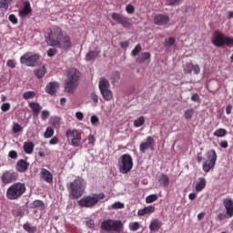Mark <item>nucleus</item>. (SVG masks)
Wrapping results in <instances>:
<instances>
[{
  "label": "nucleus",
  "mask_w": 233,
  "mask_h": 233,
  "mask_svg": "<svg viewBox=\"0 0 233 233\" xmlns=\"http://www.w3.org/2000/svg\"><path fill=\"white\" fill-rule=\"evenodd\" d=\"M112 83H117L121 79V74L119 72H114L111 76Z\"/></svg>",
  "instance_id": "obj_44"
},
{
  "label": "nucleus",
  "mask_w": 233,
  "mask_h": 233,
  "mask_svg": "<svg viewBox=\"0 0 233 233\" xmlns=\"http://www.w3.org/2000/svg\"><path fill=\"white\" fill-rule=\"evenodd\" d=\"M56 48H63V50L72 48V38L70 35H63L62 38H60V46H56Z\"/></svg>",
  "instance_id": "obj_17"
},
{
  "label": "nucleus",
  "mask_w": 233,
  "mask_h": 233,
  "mask_svg": "<svg viewBox=\"0 0 233 233\" xmlns=\"http://www.w3.org/2000/svg\"><path fill=\"white\" fill-rule=\"evenodd\" d=\"M70 199H79L83 198L86 186L83 178H75L72 182L66 184Z\"/></svg>",
  "instance_id": "obj_2"
},
{
  "label": "nucleus",
  "mask_w": 233,
  "mask_h": 233,
  "mask_svg": "<svg viewBox=\"0 0 233 233\" xmlns=\"http://www.w3.org/2000/svg\"><path fill=\"white\" fill-rule=\"evenodd\" d=\"M81 83V71L76 67L68 68L66 72L64 81V92L66 94H75Z\"/></svg>",
  "instance_id": "obj_1"
},
{
  "label": "nucleus",
  "mask_w": 233,
  "mask_h": 233,
  "mask_svg": "<svg viewBox=\"0 0 233 233\" xmlns=\"http://www.w3.org/2000/svg\"><path fill=\"white\" fill-rule=\"evenodd\" d=\"M23 228H24V230H25V232H28V233L37 232V227H35V226L31 227L30 223H28V222H26L23 225Z\"/></svg>",
  "instance_id": "obj_35"
},
{
  "label": "nucleus",
  "mask_w": 233,
  "mask_h": 233,
  "mask_svg": "<svg viewBox=\"0 0 233 233\" xmlns=\"http://www.w3.org/2000/svg\"><path fill=\"white\" fill-rule=\"evenodd\" d=\"M32 14V6L30 5V1H25L24 2V7L22 10H19L18 15L20 17H28Z\"/></svg>",
  "instance_id": "obj_18"
},
{
  "label": "nucleus",
  "mask_w": 233,
  "mask_h": 233,
  "mask_svg": "<svg viewBox=\"0 0 233 233\" xmlns=\"http://www.w3.org/2000/svg\"><path fill=\"white\" fill-rule=\"evenodd\" d=\"M213 136H215V137H225V136H227V129L218 128L214 132Z\"/></svg>",
  "instance_id": "obj_37"
},
{
  "label": "nucleus",
  "mask_w": 233,
  "mask_h": 233,
  "mask_svg": "<svg viewBox=\"0 0 233 233\" xmlns=\"http://www.w3.org/2000/svg\"><path fill=\"white\" fill-rule=\"evenodd\" d=\"M129 229L132 232H136V231L139 230V222H134L132 224H129Z\"/></svg>",
  "instance_id": "obj_47"
},
{
  "label": "nucleus",
  "mask_w": 233,
  "mask_h": 233,
  "mask_svg": "<svg viewBox=\"0 0 233 233\" xmlns=\"http://www.w3.org/2000/svg\"><path fill=\"white\" fill-rule=\"evenodd\" d=\"M100 199H105V193L86 196L78 200V206L85 208H92V207H96L99 203Z\"/></svg>",
  "instance_id": "obj_6"
},
{
  "label": "nucleus",
  "mask_w": 233,
  "mask_h": 233,
  "mask_svg": "<svg viewBox=\"0 0 233 233\" xmlns=\"http://www.w3.org/2000/svg\"><path fill=\"white\" fill-rule=\"evenodd\" d=\"M154 201H157V195L156 194L149 195L146 198V203L147 204L154 203Z\"/></svg>",
  "instance_id": "obj_43"
},
{
  "label": "nucleus",
  "mask_w": 233,
  "mask_h": 233,
  "mask_svg": "<svg viewBox=\"0 0 233 233\" xmlns=\"http://www.w3.org/2000/svg\"><path fill=\"white\" fill-rule=\"evenodd\" d=\"M32 207H33V208H41L42 210H44L45 202H43V200H35L32 203Z\"/></svg>",
  "instance_id": "obj_39"
},
{
  "label": "nucleus",
  "mask_w": 233,
  "mask_h": 233,
  "mask_svg": "<svg viewBox=\"0 0 233 233\" xmlns=\"http://www.w3.org/2000/svg\"><path fill=\"white\" fill-rule=\"evenodd\" d=\"M87 139H88L89 145H92V146L96 145V137H94V135H89Z\"/></svg>",
  "instance_id": "obj_59"
},
{
  "label": "nucleus",
  "mask_w": 233,
  "mask_h": 233,
  "mask_svg": "<svg viewBox=\"0 0 233 233\" xmlns=\"http://www.w3.org/2000/svg\"><path fill=\"white\" fill-rule=\"evenodd\" d=\"M1 181L4 185H8L10 183H14V181H17V173L10 170L3 173L1 177Z\"/></svg>",
  "instance_id": "obj_13"
},
{
  "label": "nucleus",
  "mask_w": 233,
  "mask_h": 233,
  "mask_svg": "<svg viewBox=\"0 0 233 233\" xmlns=\"http://www.w3.org/2000/svg\"><path fill=\"white\" fill-rule=\"evenodd\" d=\"M50 123L53 127H57L59 125V117L51 118Z\"/></svg>",
  "instance_id": "obj_57"
},
{
  "label": "nucleus",
  "mask_w": 233,
  "mask_h": 233,
  "mask_svg": "<svg viewBox=\"0 0 233 233\" xmlns=\"http://www.w3.org/2000/svg\"><path fill=\"white\" fill-rule=\"evenodd\" d=\"M191 101L194 103H201V97H199V95L198 94H193L191 96Z\"/></svg>",
  "instance_id": "obj_54"
},
{
  "label": "nucleus",
  "mask_w": 233,
  "mask_h": 233,
  "mask_svg": "<svg viewBox=\"0 0 233 233\" xmlns=\"http://www.w3.org/2000/svg\"><path fill=\"white\" fill-rule=\"evenodd\" d=\"M42 121H46L48 117H50V112L44 110L41 113Z\"/></svg>",
  "instance_id": "obj_53"
},
{
  "label": "nucleus",
  "mask_w": 233,
  "mask_h": 233,
  "mask_svg": "<svg viewBox=\"0 0 233 233\" xmlns=\"http://www.w3.org/2000/svg\"><path fill=\"white\" fill-rule=\"evenodd\" d=\"M134 168V160L132 156L124 154L118 160V170L121 174H128Z\"/></svg>",
  "instance_id": "obj_7"
},
{
  "label": "nucleus",
  "mask_w": 233,
  "mask_h": 233,
  "mask_svg": "<svg viewBox=\"0 0 233 233\" xmlns=\"http://www.w3.org/2000/svg\"><path fill=\"white\" fill-rule=\"evenodd\" d=\"M112 208L114 210H118L119 208H125V204L119 202V201H116L115 202L113 205H112Z\"/></svg>",
  "instance_id": "obj_48"
},
{
  "label": "nucleus",
  "mask_w": 233,
  "mask_h": 233,
  "mask_svg": "<svg viewBox=\"0 0 233 233\" xmlns=\"http://www.w3.org/2000/svg\"><path fill=\"white\" fill-rule=\"evenodd\" d=\"M34 74L37 79H43V77H45V74H46V68H45V66L37 68L34 71Z\"/></svg>",
  "instance_id": "obj_32"
},
{
  "label": "nucleus",
  "mask_w": 233,
  "mask_h": 233,
  "mask_svg": "<svg viewBox=\"0 0 233 233\" xmlns=\"http://www.w3.org/2000/svg\"><path fill=\"white\" fill-rule=\"evenodd\" d=\"M12 5V0H0V10H8V6Z\"/></svg>",
  "instance_id": "obj_36"
},
{
  "label": "nucleus",
  "mask_w": 233,
  "mask_h": 233,
  "mask_svg": "<svg viewBox=\"0 0 233 233\" xmlns=\"http://www.w3.org/2000/svg\"><path fill=\"white\" fill-rule=\"evenodd\" d=\"M35 145H34V142H25L23 146L24 152L25 154H32L34 152Z\"/></svg>",
  "instance_id": "obj_28"
},
{
  "label": "nucleus",
  "mask_w": 233,
  "mask_h": 233,
  "mask_svg": "<svg viewBox=\"0 0 233 233\" xmlns=\"http://www.w3.org/2000/svg\"><path fill=\"white\" fill-rule=\"evenodd\" d=\"M100 94L102 95L103 99L105 101H110L113 97L112 90L110 89H105L104 91H100Z\"/></svg>",
  "instance_id": "obj_33"
},
{
  "label": "nucleus",
  "mask_w": 233,
  "mask_h": 233,
  "mask_svg": "<svg viewBox=\"0 0 233 233\" xmlns=\"http://www.w3.org/2000/svg\"><path fill=\"white\" fill-rule=\"evenodd\" d=\"M26 192V186L24 183L16 182L12 184L6 190V198L10 201H17Z\"/></svg>",
  "instance_id": "obj_4"
},
{
  "label": "nucleus",
  "mask_w": 233,
  "mask_h": 233,
  "mask_svg": "<svg viewBox=\"0 0 233 233\" xmlns=\"http://www.w3.org/2000/svg\"><path fill=\"white\" fill-rule=\"evenodd\" d=\"M28 106H29V108H31V110L33 112L34 117H37L39 116V112H41V110H43V107L41 106V105L36 102H29Z\"/></svg>",
  "instance_id": "obj_23"
},
{
  "label": "nucleus",
  "mask_w": 233,
  "mask_h": 233,
  "mask_svg": "<svg viewBox=\"0 0 233 233\" xmlns=\"http://www.w3.org/2000/svg\"><path fill=\"white\" fill-rule=\"evenodd\" d=\"M161 227H163V223L159 219L155 218L151 221L149 225V230L151 232H157V230H159Z\"/></svg>",
  "instance_id": "obj_25"
},
{
  "label": "nucleus",
  "mask_w": 233,
  "mask_h": 233,
  "mask_svg": "<svg viewBox=\"0 0 233 233\" xmlns=\"http://www.w3.org/2000/svg\"><path fill=\"white\" fill-rule=\"evenodd\" d=\"M154 147H156V140L152 137H147L146 142L140 144L139 150L145 154L148 149L154 150Z\"/></svg>",
  "instance_id": "obj_14"
},
{
  "label": "nucleus",
  "mask_w": 233,
  "mask_h": 233,
  "mask_svg": "<svg viewBox=\"0 0 233 233\" xmlns=\"http://www.w3.org/2000/svg\"><path fill=\"white\" fill-rule=\"evenodd\" d=\"M46 41L49 46H61V39L65 34L58 25L51 26L46 32Z\"/></svg>",
  "instance_id": "obj_3"
},
{
  "label": "nucleus",
  "mask_w": 233,
  "mask_h": 233,
  "mask_svg": "<svg viewBox=\"0 0 233 233\" xmlns=\"http://www.w3.org/2000/svg\"><path fill=\"white\" fill-rule=\"evenodd\" d=\"M143 125H145V116H139L134 120L135 128H139V127H143Z\"/></svg>",
  "instance_id": "obj_38"
},
{
  "label": "nucleus",
  "mask_w": 233,
  "mask_h": 233,
  "mask_svg": "<svg viewBox=\"0 0 233 233\" xmlns=\"http://www.w3.org/2000/svg\"><path fill=\"white\" fill-rule=\"evenodd\" d=\"M207 187V179L205 177H199L196 182L195 190L196 192H203L204 188Z\"/></svg>",
  "instance_id": "obj_24"
},
{
  "label": "nucleus",
  "mask_w": 233,
  "mask_h": 233,
  "mask_svg": "<svg viewBox=\"0 0 233 233\" xmlns=\"http://www.w3.org/2000/svg\"><path fill=\"white\" fill-rule=\"evenodd\" d=\"M76 119H78V121H83L85 115H83L82 112H76Z\"/></svg>",
  "instance_id": "obj_64"
},
{
  "label": "nucleus",
  "mask_w": 233,
  "mask_h": 233,
  "mask_svg": "<svg viewBox=\"0 0 233 233\" xmlns=\"http://www.w3.org/2000/svg\"><path fill=\"white\" fill-rule=\"evenodd\" d=\"M59 144V137H54L50 141L49 145H57Z\"/></svg>",
  "instance_id": "obj_62"
},
{
  "label": "nucleus",
  "mask_w": 233,
  "mask_h": 233,
  "mask_svg": "<svg viewBox=\"0 0 233 233\" xmlns=\"http://www.w3.org/2000/svg\"><path fill=\"white\" fill-rule=\"evenodd\" d=\"M40 177L41 179H44L46 183H54V175H52L46 168L41 169Z\"/></svg>",
  "instance_id": "obj_21"
},
{
  "label": "nucleus",
  "mask_w": 233,
  "mask_h": 233,
  "mask_svg": "<svg viewBox=\"0 0 233 233\" xmlns=\"http://www.w3.org/2000/svg\"><path fill=\"white\" fill-rule=\"evenodd\" d=\"M154 23L157 26H167V25L170 23V16L164 14H158L154 16Z\"/></svg>",
  "instance_id": "obj_15"
},
{
  "label": "nucleus",
  "mask_w": 233,
  "mask_h": 233,
  "mask_svg": "<svg viewBox=\"0 0 233 233\" xmlns=\"http://www.w3.org/2000/svg\"><path fill=\"white\" fill-rule=\"evenodd\" d=\"M23 97H24V99H25V100L34 99V97H35V92H34V91H27V92H25V93L23 94Z\"/></svg>",
  "instance_id": "obj_42"
},
{
  "label": "nucleus",
  "mask_w": 233,
  "mask_h": 233,
  "mask_svg": "<svg viewBox=\"0 0 233 233\" xmlns=\"http://www.w3.org/2000/svg\"><path fill=\"white\" fill-rule=\"evenodd\" d=\"M111 17L113 19V21H116V23H117L118 25H121V26H124V28H128V26H130V19H128V17L118 14V13H113L111 15Z\"/></svg>",
  "instance_id": "obj_11"
},
{
  "label": "nucleus",
  "mask_w": 233,
  "mask_h": 233,
  "mask_svg": "<svg viewBox=\"0 0 233 233\" xmlns=\"http://www.w3.org/2000/svg\"><path fill=\"white\" fill-rule=\"evenodd\" d=\"M69 145L77 148L81 145V134L76 129H67L66 132Z\"/></svg>",
  "instance_id": "obj_10"
},
{
  "label": "nucleus",
  "mask_w": 233,
  "mask_h": 233,
  "mask_svg": "<svg viewBox=\"0 0 233 233\" xmlns=\"http://www.w3.org/2000/svg\"><path fill=\"white\" fill-rule=\"evenodd\" d=\"M58 88L59 84L57 82H50L46 86V92L50 96H56V94H57Z\"/></svg>",
  "instance_id": "obj_20"
},
{
  "label": "nucleus",
  "mask_w": 233,
  "mask_h": 233,
  "mask_svg": "<svg viewBox=\"0 0 233 233\" xmlns=\"http://www.w3.org/2000/svg\"><path fill=\"white\" fill-rule=\"evenodd\" d=\"M196 114V110L194 108H188L184 112V117L187 121H190L194 117Z\"/></svg>",
  "instance_id": "obj_34"
},
{
  "label": "nucleus",
  "mask_w": 233,
  "mask_h": 233,
  "mask_svg": "<svg viewBox=\"0 0 233 233\" xmlns=\"http://www.w3.org/2000/svg\"><path fill=\"white\" fill-rule=\"evenodd\" d=\"M98 88L100 92L110 89V82H108L107 79L105 77L100 78L98 83Z\"/></svg>",
  "instance_id": "obj_27"
},
{
  "label": "nucleus",
  "mask_w": 233,
  "mask_h": 233,
  "mask_svg": "<svg viewBox=\"0 0 233 233\" xmlns=\"http://www.w3.org/2000/svg\"><path fill=\"white\" fill-rule=\"evenodd\" d=\"M100 228L104 232H107V233H112V232L121 233L123 232L124 226L121 220L108 218L104 220L101 223Z\"/></svg>",
  "instance_id": "obj_5"
},
{
  "label": "nucleus",
  "mask_w": 233,
  "mask_h": 233,
  "mask_svg": "<svg viewBox=\"0 0 233 233\" xmlns=\"http://www.w3.org/2000/svg\"><path fill=\"white\" fill-rule=\"evenodd\" d=\"M126 12L127 14H134L136 12V7H134L131 4L126 6Z\"/></svg>",
  "instance_id": "obj_52"
},
{
  "label": "nucleus",
  "mask_w": 233,
  "mask_h": 233,
  "mask_svg": "<svg viewBox=\"0 0 233 233\" xmlns=\"http://www.w3.org/2000/svg\"><path fill=\"white\" fill-rule=\"evenodd\" d=\"M156 208L154 206H148L137 211V216H147V214H154Z\"/></svg>",
  "instance_id": "obj_26"
},
{
  "label": "nucleus",
  "mask_w": 233,
  "mask_h": 233,
  "mask_svg": "<svg viewBox=\"0 0 233 233\" xmlns=\"http://www.w3.org/2000/svg\"><path fill=\"white\" fill-rule=\"evenodd\" d=\"M158 183H160L161 187H168L170 185V179L166 174H161L158 177Z\"/></svg>",
  "instance_id": "obj_29"
},
{
  "label": "nucleus",
  "mask_w": 233,
  "mask_h": 233,
  "mask_svg": "<svg viewBox=\"0 0 233 233\" xmlns=\"http://www.w3.org/2000/svg\"><path fill=\"white\" fill-rule=\"evenodd\" d=\"M176 43V38L169 37L168 40H166L165 46H172Z\"/></svg>",
  "instance_id": "obj_51"
},
{
  "label": "nucleus",
  "mask_w": 233,
  "mask_h": 233,
  "mask_svg": "<svg viewBox=\"0 0 233 233\" xmlns=\"http://www.w3.org/2000/svg\"><path fill=\"white\" fill-rule=\"evenodd\" d=\"M183 0H167V6H176V5H179Z\"/></svg>",
  "instance_id": "obj_45"
},
{
  "label": "nucleus",
  "mask_w": 233,
  "mask_h": 233,
  "mask_svg": "<svg viewBox=\"0 0 233 233\" xmlns=\"http://www.w3.org/2000/svg\"><path fill=\"white\" fill-rule=\"evenodd\" d=\"M217 218H218V221H225V219H230L231 218H228V214L227 212H226V214L225 213H219Z\"/></svg>",
  "instance_id": "obj_49"
},
{
  "label": "nucleus",
  "mask_w": 233,
  "mask_h": 233,
  "mask_svg": "<svg viewBox=\"0 0 233 233\" xmlns=\"http://www.w3.org/2000/svg\"><path fill=\"white\" fill-rule=\"evenodd\" d=\"M223 205L226 209V212L228 218H233V199L232 198H224Z\"/></svg>",
  "instance_id": "obj_19"
},
{
  "label": "nucleus",
  "mask_w": 233,
  "mask_h": 233,
  "mask_svg": "<svg viewBox=\"0 0 233 233\" xmlns=\"http://www.w3.org/2000/svg\"><path fill=\"white\" fill-rule=\"evenodd\" d=\"M39 59H41V56H39V54L26 52L20 57V63L25 66H37Z\"/></svg>",
  "instance_id": "obj_9"
},
{
  "label": "nucleus",
  "mask_w": 233,
  "mask_h": 233,
  "mask_svg": "<svg viewBox=\"0 0 233 233\" xmlns=\"http://www.w3.org/2000/svg\"><path fill=\"white\" fill-rule=\"evenodd\" d=\"M1 110L2 112H8V110H10V103H4L1 106Z\"/></svg>",
  "instance_id": "obj_56"
},
{
  "label": "nucleus",
  "mask_w": 233,
  "mask_h": 233,
  "mask_svg": "<svg viewBox=\"0 0 233 233\" xmlns=\"http://www.w3.org/2000/svg\"><path fill=\"white\" fill-rule=\"evenodd\" d=\"M225 38L226 35L220 31H215L211 43L214 45V46L221 48V46H225Z\"/></svg>",
  "instance_id": "obj_12"
},
{
  "label": "nucleus",
  "mask_w": 233,
  "mask_h": 233,
  "mask_svg": "<svg viewBox=\"0 0 233 233\" xmlns=\"http://www.w3.org/2000/svg\"><path fill=\"white\" fill-rule=\"evenodd\" d=\"M207 160L203 162L202 168L208 174L210 170H213L214 167H216V161H218V153H216L215 149H211L206 153Z\"/></svg>",
  "instance_id": "obj_8"
},
{
  "label": "nucleus",
  "mask_w": 233,
  "mask_h": 233,
  "mask_svg": "<svg viewBox=\"0 0 233 233\" xmlns=\"http://www.w3.org/2000/svg\"><path fill=\"white\" fill-rule=\"evenodd\" d=\"M53 136L54 128L52 127H48L44 133V137H46V139H49V137H52Z\"/></svg>",
  "instance_id": "obj_40"
},
{
  "label": "nucleus",
  "mask_w": 233,
  "mask_h": 233,
  "mask_svg": "<svg viewBox=\"0 0 233 233\" xmlns=\"http://www.w3.org/2000/svg\"><path fill=\"white\" fill-rule=\"evenodd\" d=\"M8 20L13 25H17V23H18V20H17V17L15 16V15H10L9 17H8Z\"/></svg>",
  "instance_id": "obj_55"
},
{
  "label": "nucleus",
  "mask_w": 233,
  "mask_h": 233,
  "mask_svg": "<svg viewBox=\"0 0 233 233\" xmlns=\"http://www.w3.org/2000/svg\"><path fill=\"white\" fill-rule=\"evenodd\" d=\"M99 54H101V51H88L86 56V61H93V59L98 57Z\"/></svg>",
  "instance_id": "obj_31"
},
{
  "label": "nucleus",
  "mask_w": 233,
  "mask_h": 233,
  "mask_svg": "<svg viewBox=\"0 0 233 233\" xmlns=\"http://www.w3.org/2000/svg\"><path fill=\"white\" fill-rule=\"evenodd\" d=\"M8 156L11 159H17V151L12 150L8 153Z\"/></svg>",
  "instance_id": "obj_58"
},
{
  "label": "nucleus",
  "mask_w": 233,
  "mask_h": 233,
  "mask_svg": "<svg viewBox=\"0 0 233 233\" xmlns=\"http://www.w3.org/2000/svg\"><path fill=\"white\" fill-rule=\"evenodd\" d=\"M141 50H143V48L141 47V44H137L135 48L132 50L131 52V56L133 57H136V56H139Z\"/></svg>",
  "instance_id": "obj_41"
},
{
  "label": "nucleus",
  "mask_w": 233,
  "mask_h": 233,
  "mask_svg": "<svg viewBox=\"0 0 233 233\" xmlns=\"http://www.w3.org/2000/svg\"><path fill=\"white\" fill-rule=\"evenodd\" d=\"M224 45H226L227 46H233V38L226 36L225 40H224Z\"/></svg>",
  "instance_id": "obj_50"
},
{
  "label": "nucleus",
  "mask_w": 233,
  "mask_h": 233,
  "mask_svg": "<svg viewBox=\"0 0 233 233\" xmlns=\"http://www.w3.org/2000/svg\"><path fill=\"white\" fill-rule=\"evenodd\" d=\"M28 167H30V163H28L25 159H20L16 163V170L17 172L25 173L28 170Z\"/></svg>",
  "instance_id": "obj_22"
},
{
  "label": "nucleus",
  "mask_w": 233,
  "mask_h": 233,
  "mask_svg": "<svg viewBox=\"0 0 233 233\" xmlns=\"http://www.w3.org/2000/svg\"><path fill=\"white\" fill-rule=\"evenodd\" d=\"M55 54H57V49L50 48V49L47 51V56H48V57H54V55H55Z\"/></svg>",
  "instance_id": "obj_60"
},
{
  "label": "nucleus",
  "mask_w": 233,
  "mask_h": 233,
  "mask_svg": "<svg viewBox=\"0 0 233 233\" xmlns=\"http://www.w3.org/2000/svg\"><path fill=\"white\" fill-rule=\"evenodd\" d=\"M91 123L93 125H97V123H99V117H97V116H91Z\"/></svg>",
  "instance_id": "obj_63"
},
{
  "label": "nucleus",
  "mask_w": 233,
  "mask_h": 233,
  "mask_svg": "<svg viewBox=\"0 0 233 233\" xmlns=\"http://www.w3.org/2000/svg\"><path fill=\"white\" fill-rule=\"evenodd\" d=\"M183 71L185 72V74H192V72H194V74L198 76V74H200L201 68L198 65H194L193 63H186L183 66Z\"/></svg>",
  "instance_id": "obj_16"
},
{
  "label": "nucleus",
  "mask_w": 233,
  "mask_h": 233,
  "mask_svg": "<svg viewBox=\"0 0 233 233\" xmlns=\"http://www.w3.org/2000/svg\"><path fill=\"white\" fill-rule=\"evenodd\" d=\"M18 132H23V127L18 123L13 125V134H18Z\"/></svg>",
  "instance_id": "obj_46"
},
{
  "label": "nucleus",
  "mask_w": 233,
  "mask_h": 233,
  "mask_svg": "<svg viewBox=\"0 0 233 233\" xmlns=\"http://www.w3.org/2000/svg\"><path fill=\"white\" fill-rule=\"evenodd\" d=\"M150 57H152V55H150V53L146 52V53H142L136 60L137 63H140L143 64L146 61H148V59H150Z\"/></svg>",
  "instance_id": "obj_30"
},
{
  "label": "nucleus",
  "mask_w": 233,
  "mask_h": 233,
  "mask_svg": "<svg viewBox=\"0 0 233 233\" xmlns=\"http://www.w3.org/2000/svg\"><path fill=\"white\" fill-rule=\"evenodd\" d=\"M91 99L94 103H99V96L96 93H91Z\"/></svg>",
  "instance_id": "obj_61"
}]
</instances>
